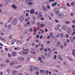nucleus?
Returning a JSON list of instances; mask_svg holds the SVG:
<instances>
[{
  "instance_id": "f257e3e1",
  "label": "nucleus",
  "mask_w": 75,
  "mask_h": 75,
  "mask_svg": "<svg viewBox=\"0 0 75 75\" xmlns=\"http://www.w3.org/2000/svg\"><path fill=\"white\" fill-rule=\"evenodd\" d=\"M42 13L41 12H39V13H38V16H37V18L38 19H39L40 18H41V17H42V15L41 14Z\"/></svg>"
},
{
  "instance_id": "f03ea898",
  "label": "nucleus",
  "mask_w": 75,
  "mask_h": 75,
  "mask_svg": "<svg viewBox=\"0 0 75 75\" xmlns=\"http://www.w3.org/2000/svg\"><path fill=\"white\" fill-rule=\"evenodd\" d=\"M11 23L13 25H16V24H17V19H14L11 22Z\"/></svg>"
},
{
  "instance_id": "7ed1b4c3",
  "label": "nucleus",
  "mask_w": 75,
  "mask_h": 75,
  "mask_svg": "<svg viewBox=\"0 0 75 75\" xmlns=\"http://www.w3.org/2000/svg\"><path fill=\"white\" fill-rule=\"evenodd\" d=\"M30 68L31 69H32L33 70H35V71H37L38 70V68L34 66H32L30 67Z\"/></svg>"
},
{
  "instance_id": "20e7f679",
  "label": "nucleus",
  "mask_w": 75,
  "mask_h": 75,
  "mask_svg": "<svg viewBox=\"0 0 75 75\" xmlns=\"http://www.w3.org/2000/svg\"><path fill=\"white\" fill-rule=\"evenodd\" d=\"M24 20V16L22 15L20 18V20L21 21H23Z\"/></svg>"
},
{
  "instance_id": "39448f33",
  "label": "nucleus",
  "mask_w": 75,
  "mask_h": 75,
  "mask_svg": "<svg viewBox=\"0 0 75 75\" xmlns=\"http://www.w3.org/2000/svg\"><path fill=\"white\" fill-rule=\"evenodd\" d=\"M18 59L20 61H24V58L21 57H18Z\"/></svg>"
},
{
  "instance_id": "423d86ee",
  "label": "nucleus",
  "mask_w": 75,
  "mask_h": 75,
  "mask_svg": "<svg viewBox=\"0 0 75 75\" xmlns=\"http://www.w3.org/2000/svg\"><path fill=\"white\" fill-rule=\"evenodd\" d=\"M58 17L59 18H62V17H63V14L59 13L58 15Z\"/></svg>"
},
{
  "instance_id": "0eeeda50",
  "label": "nucleus",
  "mask_w": 75,
  "mask_h": 75,
  "mask_svg": "<svg viewBox=\"0 0 75 75\" xmlns=\"http://www.w3.org/2000/svg\"><path fill=\"white\" fill-rule=\"evenodd\" d=\"M67 33L68 34H70L71 33V28H69L67 30Z\"/></svg>"
},
{
  "instance_id": "6e6552de",
  "label": "nucleus",
  "mask_w": 75,
  "mask_h": 75,
  "mask_svg": "<svg viewBox=\"0 0 75 75\" xmlns=\"http://www.w3.org/2000/svg\"><path fill=\"white\" fill-rule=\"evenodd\" d=\"M21 40H17L16 42V44L17 45H20V44H21Z\"/></svg>"
},
{
  "instance_id": "1a4fd4ad",
  "label": "nucleus",
  "mask_w": 75,
  "mask_h": 75,
  "mask_svg": "<svg viewBox=\"0 0 75 75\" xmlns=\"http://www.w3.org/2000/svg\"><path fill=\"white\" fill-rule=\"evenodd\" d=\"M62 28L64 30H67V26L66 25H64L62 27Z\"/></svg>"
},
{
  "instance_id": "9d476101",
  "label": "nucleus",
  "mask_w": 75,
  "mask_h": 75,
  "mask_svg": "<svg viewBox=\"0 0 75 75\" xmlns=\"http://www.w3.org/2000/svg\"><path fill=\"white\" fill-rule=\"evenodd\" d=\"M12 55L13 56V57H16V55H17V53L16 52H13L12 53Z\"/></svg>"
},
{
  "instance_id": "9b49d317",
  "label": "nucleus",
  "mask_w": 75,
  "mask_h": 75,
  "mask_svg": "<svg viewBox=\"0 0 75 75\" xmlns=\"http://www.w3.org/2000/svg\"><path fill=\"white\" fill-rule=\"evenodd\" d=\"M69 40L71 42H74V39H73V38L72 37H70L69 38Z\"/></svg>"
},
{
  "instance_id": "f8f14e48",
  "label": "nucleus",
  "mask_w": 75,
  "mask_h": 75,
  "mask_svg": "<svg viewBox=\"0 0 75 75\" xmlns=\"http://www.w3.org/2000/svg\"><path fill=\"white\" fill-rule=\"evenodd\" d=\"M58 58L59 60H60V61H62V56H61V55H59L58 56Z\"/></svg>"
},
{
  "instance_id": "ddd939ff",
  "label": "nucleus",
  "mask_w": 75,
  "mask_h": 75,
  "mask_svg": "<svg viewBox=\"0 0 75 75\" xmlns=\"http://www.w3.org/2000/svg\"><path fill=\"white\" fill-rule=\"evenodd\" d=\"M12 7L13 9H17V7L15 5V4H13L12 5Z\"/></svg>"
},
{
  "instance_id": "4468645a",
  "label": "nucleus",
  "mask_w": 75,
  "mask_h": 75,
  "mask_svg": "<svg viewBox=\"0 0 75 75\" xmlns=\"http://www.w3.org/2000/svg\"><path fill=\"white\" fill-rule=\"evenodd\" d=\"M30 13L31 14H34V13H35V11H34V9H33L30 10Z\"/></svg>"
},
{
  "instance_id": "2eb2a0df",
  "label": "nucleus",
  "mask_w": 75,
  "mask_h": 75,
  "mask_svg": "<svg viewBox=\"0 0 75 75\" xmlns=\"http://www.w3.org/2000/svg\"><path fill=\"white\" fill-rule=\"evenodd\" d=\"M17 71L15 70H13V75H15L16 74V73H17Z\"/></svg>"
},
{
  "instance_id": "dca6fc26",
  "label": "nucleus",
  "mask_w": 75,
  "mask_h": 75,
  "mask_svg": "<svg viewBox=\"0 0 75 75\" xmlns=\"http://www.w3.org/2000/svg\"><path fill=\"white\" fill-rule=\"evenodd\" d=\"M8 55L9 58H11V57H13L11 54H10V53H8Z\"/></svg>"
},
{
  "instance_id": "f3484780",
  "label": "nucleus",
  "mask_w": 75,
  "mask_h": 75,
  "mask_svg": "<svg viewBox=\"0 0 75 75\" xmlns=\"http://www.w3.org/2000/svg\"><path fill=\"white\" fill-rule=\"evenodd\" d=\"M21 67H22V66L21 65H19L16 67V69H18V68H21Z\"/></svg>"
},
{
  "instance_id": "a211bd4d",
  "label": "nucleus",
  "mask_w": 75,
  "mask_h": 75,
  "mask_svg": "<svg viewBox=\"0 0 75 75\" xmlns=\"http://www.w3.org/2000/svg\"><path fill=\"white\" fill-rule=\"evenodd\" d=\"M14 50H20V48L19 47H15L14 48Z\"/></svg>"
},
{
  "instance_id": "6ab92c4d",
  "label": "nucleus",
  "mask_w": 75,
  "mask_h": 75,
  "mask_svg": "<svg viewBox=\"0 0 75 75\" xmlns=\"http://www.w3.org/2000/svg\"><path fill=\"white\" fill-rule=\"evenodd\" d=\"M42 8L43 9V10H44V11L47 10V7H46L45 6H43Z\"/></svg>"
},
{
  "instance_id": "aec40b11",
  "label": "nucleus",
  "mask_w": 75,
  "mask_h": 75,
  "mask_svg": "<svg viewBox=\"0 0 75 75\" xmlns=\"http://www.w3.org/2000/svg\"><path fill=\"white\" fill-rule=\"evenodd\" d=\"M47 49L49 52H50V53H52L51 51L52 50H51V49H50V48L49 47H47Z\"/></svg>"
},
{
  "instance_id": "412c9836",
  "label": "nucleus",
  "mask_w": 75,
  "mask_h": 75,
  "mask_svg": "<svg viewBox=\"0 0 75 75\" xmlns=\"http://www.w3.org/2000/svg\"><path fill=\"white\" fill-rule=\"evenodd\" d=\"M16 39L13 40L11 41V44H14V43H15V42H16Z\"/></svg>"
},
{
  "instance_id": "4be33fe9",
  "label": "nucleus",
  "mask_w": 75,
  "mask_h": 75,
  "mask_svg": "<svg viewBox=\"0 0 75 75\" xmlns=\"http://www.w3.org/2000/svg\"><path fill=\"white\" fill-rule=\"evenodd\" d=\"M31 0H26V3H30V2H31Z\"/></svg>"
},
{
  "instance_id": "5701e85b",
  "label": "nucleus",
  "mask_w": 75,
  "mask_h": 75,
  "mask_svg": "<svg viewBox=\"0 0 75 75\" xmlns=\"http://www.w3.org/2000/svg\"><path fill=\"white\" fill-rule=\"evenodd\" d=\"M50 16H51V17H53L54 16V13H53L52 12H51L50 13Z\"/></svg>"
},
{
  "instance_id": "b1692460",
  "label": "nucleus",
  "mask_w": 75,
  "mask_h": 75,
  "mask_svg": "<svg viewBox=\"0 0 75 75\" xmlns=\"http://www.w3.org/2000/svg\"><path fill=\"white\" fill-rule=\"evenodd\" d=\"M22 53L23 54H28V52H25L24 51H22Z\"/></svg>"
},
{
  "instance_id": "393cba45",
  "label": "nucleus",
  "mask_w": 75,
  "mask_h": 75,
  "mask_svg": "<svg viewBox=\"0 0 75 75\" xmlns=\"http://www.w3.org/2000/svg\"><path fill=\"white\" fill-rule=\"evenodd\" d=\"M0 38L1 40H3L4 41H6V39H5L4 38H3L2 37H0Z\"/></svg>"
},
{
  "instance_id": "a878e982",
  "label": "nucleus",
  "mask_w": 75,
  "mask_h": 75,
  "mask_svg": "<svg viewBox=\"0 0 75 75\" xmlns=\"http://www.w3.org/2000/svg\"><path fill=\"white\" fill-rule=\"evenodd\" d=\"M45 25L44 24H41L40 25V27H41V28H42V27H44Z\"/></svg>"
},
{
  "instance_id": "bb28decb",
  "label": "nucleus",
  "mask_w": 75,
  "mask_h": 75,
  "mask_svg": "<svg viewBox=\"0 0 75 75\" xmlns=\"http://www.w3.org/2000/svg\"><path fill=\"white\" fill-rule=\"evenodd\" d=\"M11 24H9L8 25V29H11Z\"/></svg>"
},
{
  "instance_id": "cd10ccee",
  "label": "nucleus",
  "mask_w": 75,
  "mask_h": 75,
  "mask_svg": "<svg viewBox=\"0 0 75 75\" xmlns=\"http://www.w3.org/2000/svg\"><path fill=\"white\" fill-rule=\"evenodd\" d=\"M31 23L32 24H35V21H33V20H32L31 21Z\"/></svg>"
},
{
  "instance_id": "c85d7f7f",
  "label": "nucleus",
  "mask_w": 75,
  "mask_h": 75,
  "mask_svg": "<svg viewBox=\"0 0 75 75\" xmlns=\"http://www.w3.org/2000/svg\"><path fill=\"white\" fill-rule=\"evenodd\" d=\"M45 71L44 70H40V73H45Z\"/></svg>"
},
{
  "instance_id": "c756f323",
  "label": "nucleus",
  "mask_w": 75,
  "mask_h": 75,
  "mask_svg": "<svg viewBox=\"0 0 75 75\" xmlns=\"http://www.w3.org/2000/svg\"><path fill=\"white\" fill-rule=\"evenodd\" d=\"M57 45L58 47H59L60 45V44H61V42H58L57 43Z\"/></svg>"
},
{
  "instance_id": "7c9ffc66",
  "label": "nucleus",
  "mask_w": 75,
  "mask_h": 75,
  "mask_svg": "<svg viewBox=\"0 0 75 75\" xmlns=\"http://www.w3.org/2000/svg\"><path fill=\"white\" fill-rule=\"evenodd\" d=\"M55 29L56 30H57V31H58L59 30V27H58V26H57L55 28Z\"/></svg>"
},
{
  "instance_id": "2f4dec72",
  "label": "nucleus",
  "mask_w": 75,
  "mask_h": 75,
  "mask_svg": "<svg viewBox=\"0 0 75 75\" xmlns=\"http://www.w3.org/2000/svg\"><path fill=\"white\" fill-rule=\"evenodd\" d=\"M30 53L31 54H34V55H35V52H33V51H31L30 52Z\"/></svg>"
},
{
  "instance_id": "473e14b6",
  "label": "nucleus",
  "mask_w": 75,
  "mask_h": 75,
  "mask_svg": "<svg viewBox=\"0 0 75 75\" xmlns=\"http://www.w3.org/2000/svg\"><path fill=\"white\" fill-rule=\"evenodd\" d=\"M27 24H28V25L29 26L30 25V21L27 22Z\"/></svg>"
},
{
  "instance_id": "72a5a7b5",
  "label": "nucleus",
  "mask_w": 75,
  "mask_h": 75,
  "mask_svg": "<svg viewBox=\"0 0 75 75\" xmlns=\"http://www.w3.org/2000/svg\"><path fill=\"white\" fill-rule=\"evenodd\" d=\"M6 62H7V63H8V62H10V60L7 59L6 60Z\"/></svg>"
},
{
  "instance_id": "f704fd0d",
  "label": "nucleus",
  "mask_w": 75,
  "mask_h": 75,
  "mask_svg": "<svg viewBox=\"0 0 75 75\" xmlns=\"http://www.w3.org/2000/svg\"><path fill=\"white\" fill-rule=\"evenodd\" d=\"M39 37H40V35L39 34H38L36 36V38H39Z\"/></svg>"
},
{
  "instance_id": "c9c22d12",
  "label": "nucleus",
  "mask_w": 75,
  "mask_h": 75,
  "mask_svg": "<svg viewBox=\"0 0 75 75\" xmlns=\"http://www.w3.org/2000/svg\"><path fill=\"white\" fill-rule=\"evenodd\" d=\"M60 38H62L63 37V33H61L60 35Z\"/></svg>"
},
{
  "instance_id": "e433bc0d",
  "label": "nucleus",
  "mask_w": 75,
  "mask_h": 75,
  "mask_svg": "<svg viewBox=\"0 0 75 75\" xmlns=\"http://www.w3.org/2000/svg\"><path fill=\"white\" fill-rule=\"evenodd\" d=\"M54 11H58V9L57 8H56L53 10Z\"/></svg>"
},
{
  "instance_id": "4c0bfd02",
  "label": "nucleus",
  "mask_w": 75,
  "mask_h": 75,
  "mask_svg": "<svg viewBox=\"0 0 75 75\" xmlns=\"http://www.w3.org/2000/svg\"><path fill=\"white\" fill-rule=\"evenodd\" d=\"M14 62H11L10 63V65H13L14 64Z\"/></svg>"
},
{
  "instance_id": "58836bf2",
  "label": "nucleus",
  "mask_w": 75,
  "mask_h": 75,
  "mask_svg": "<svg viewBox=\"0 0 75 75\" xmlns=\"http://www.w3.org/2000/svg\"><path fill=\"white\" fill-rule=\"evenodd\" d=\"M59 13V11H57L56 12V14H58Z\"/></svg>"
},
{
  "instance_id": "ea45409f",
  "label": "nucleus",
  "mask_w": 75,
  "mask_h": 75,
  "mask_svg": "<svg viewBox=\"0 0 75 75\" xmlns=\"http://www.w3.org/2000/svg\"><path fill=\"white\" fill-rule=\"evenodd\" d=\"M29 31L30 32H32L33 31V29L32 28H30L29 29Z\"/></svg>"
},
{
  "instance_id": "a19ab883",
  "label": "nucleus",
  "mask_w": 75,
  "mask_h": 75,
  "mask_svg": "<svg viewBox=\"0 0 75 75\" xmlns=\"http://www.w3.org/2000/svg\"><path fill=\"white\" fill-rule=\"evenodd\" d=\"M62 8H64V9H66V7H65V5L63 6L62 7Z\"/></svg>"
},
{
  "instance_id": "79ce46f5",
  "label": "nucleus",
  "mask_w": 75,
  "mask_h": 75,
  "mask_svg": "<svg viewBox=\"0 0 75 75\" xmlns=\"http://www.w3.org/2000/svg\"><path fill=\"white\" fill-rule=\"evenodd\" d=\"M28 3L29 5H32L33 4V2H31V3L29 2V3Z\"/></svg>"
},
{
  "instance_id": "37998d69",
  "label": "nucleus",
  "mask_w": 75,
  "mask_h": 75,
  "mask_svg": "<svg viewBox=\"0 0 75 75\" xmlns=\"http://www.w3.org/2000/svg\"><path fill=\"white\" fill-rule=\"evenodd\" d=\"M38 59L39 60V61H41V60H42V59H41V57H38Z\"/></svg>"
},
{
  "instance_id": "c03bdc74",
  "label": "nucleus",
  "mask_w": 75,
  "mask_h": 75,
  "mask_svg": "<svg viewBox=\"0 0 75 75\" xmlns=\"http://www.w3.org/2000/svg\"><path fill=\"white\" fill-rule=\"evenodd\" d=\"M35 74L36 75H39V72L38 71H37L35 72Z\"/></svg>"
},
{
  "instance_id": "a18cd8bd",
  "label": "nucleus",
  "mask_w": 75,
  "mask_h": 75,
  "mask_svg": "<svg viewBox=\"0 0 75 75\" xmlns=\"http://www.w3.org/2000/svg\"><path fill=\"white\" fill-rule=\"evenodd\" d=\"M66 38H68V37H69V35H68V34H66Z\"/></svg>"
},
{
  "instance_id": "49530a36",
  "label": "nucleus",
  "mask_w": 75,
  "mask_h": 75,
  "mask_svg": "<svg viewBox=\"0 0 75 75\" xmlns=\"http://www.w3.org/2000/svg\"><path fill=\"white\" fill-rule=\"evenodd\" d=\"M67 44V42H65L64 43V46H66Z\"/></svg>"
},
{
  "instance_id": "de8ad7c7",
  "label": "nucleus",
  "mask_w": 75,
  "mask_h": 75,
  "mask_svg": "<svg viewBox=\"0 0 75 75\" xmlns=\"http://www.w3.org/2000/svg\"><path fill=\"white\" fill-rule=\"evenodd\" d=\"M65 23H66V24H70V22L69 21H66Z\"/></svg>"
},
{
  "instance_id": "09e8293b",
  "label": "nucleus",
  "mask_w": 75,
  "mask_h": 75,
  "mask_svg": "<svg viewBox=\"0 0 75 75\" xmlns=\"http://www.w3.org/2000/svg\"><path fill=\"white\" fill-rule=\"evenodd\" d=\"M56 37L57 38H59V34H58L56 36Z\"/></svg>"
},
{
  "instance_id": "8fccbe9b",
  "label": "nucleus",
  "mask_w": 75,
  "mask_h": 75,
  "mask_svg": "<svg viewBox=\"0 0 75 75\" xmlns=\"http://www.w3.org/2000/svg\"><path fill=\"white\" fill-rule=\"evenodd\" d=\"M43 38V35H41L40 37V39H42Z\"/></svg>"
},
{
  "instance_id": "3c124183",
  "label": "nucleus",
  "mask_w": 75,
  "mask_h": 75,
  "mask_svg": "<svg viewBox=\"0 0 75 75\" xmlns=\"http://www.w3.org/2000/svg\"><path fill=\"white\" fill-rule=\"evenodd\" d=\"M67 6H68V7H70V4H69V3H67Z\"/></svg>"
},
{
  "instance_id": "603ef678",
  "label": "nucleus",
  "mask_w": 75,
  "mask_h": 75,
  "mask_svg": "<svg viewBox=\"0 0 75 75\" xmlns=\"http://www.w3.org/2000/svg\"><path fill=\"white\" fill-rule=\"evenodd\" d=\"M57 58V55H54V59H55Z\"/></svg>"
},
{
  "instance_id": "864d4df0",
  "label": "nucleus",
  "mask_w": 75,
  "mask_h": 75,
  "mask_svg": "<svg viewBox=\"0 0 75 75\" xmlns=\"http://www.w3.org/2000/svg\"><path fill=\"white\" fill-rule=\"evenodd\" d=\"M7 26H8V25H7L5 24L4 25V27L5 28H7Z\"/></svg>"
},
{
  "instance_id": "5fc2aeb1",
  "label": "nucleus",
  "mask_w": 75,
  "mask_h": 75,
  "mask_svg": "<svg viewBox=\"0 0 75 75\" xmlns=\"http://www.w3.org/2000/svg\"><path fill=\"white\" fill-rule=\"evenodd\" d=\"M47 8H48V9H50V6L49 5H47Z\"/></svg>"
},
{
  "instance_id": "6e6d98bb",
  "label": "nucleus",
  "mask_w": 75,
  "mask_h": 75,
  "mask_svg": "<svg viewBox=\"0 0 75 75\" xmlns=\"http://www.w3.org/2000/svg\"><path fill=\"white\" fill-rule=\"evenodd\" d=\"M50 35H51V37H53V34H52V33H50Z\"/></svg>"
},
{
  "instance_id": "4d7b16f0",
  "label": "nucleus",
  "mask_w": 75,
  "mask_h": 75,
  "mask_svg": "<svg viewBox=\"0 0 75 75\" xmlns=\"http://www.w3.org/2000/svg\"><path fill=\"white\" fill-rule=\"evenodd\" d=\"M3 72H0V75H3Z\"/></svg>"
},
{
  "instance_id": "13d9d810",
  "label": "nucleus",
  "mask_w": 75,
  "mask_h": 75,
  "mask_svg": "<svg viewBox=\"0 0 75 75\" xmlns=\"http://www.w3.org/2000/svg\"><path fill=\"white\" fill-rule=\"evenodd\" d=\"M41 43L40 42H39L38 44V46H39V47H40L41 46Z\"/></svg>"
},
{
  "instance_id": "bf43d9fd",
  "label": "nucleus",
  "mask_w": 75,
  "mask_h": 75,
  "mask_svg": "<svg viewBox=\"0 0 75 75\" xmlns=\"http://www.w3.org/2000/svg\"><path fill=\"white\" fill-rule=\"evenodd\" d=\"M43 49V47H41L40 49V51H42V50Z\"/></svg>"
},
{
  "instance_id": "052dcab7",
  "label": "nucleus",
  "mask_w": 75,
  "mask_h": 75,
  "mask_svg": "<svg viewBox=\"0 0 75 75\" xmlns=\"http://www.w3.org/2000/svg\"><path fill=\"white\" fill-rule=\"evenodd\" d=\"M74 2H72L71 3V5L72 6H74Z\"/></svg>"
},
{
  "instance_id": "680f3d73",
  "label": "nucleus",
  "mask_w": 75,
  "mask_h": 75,
  "mask_svg": "<svg viewBox=\"0 0 75 75\" xmlns=\"http://www.w3.org/2000/svg\"><path fill=\"white\" fill-rule=\"evenodd\" d=\"M12 37H13V36L12 35H10L9 38H12Z\"/></svg>"
},
{
  "instance_id": "e2e57ef3",
  "label": "nucleus",
  "mask_w": 75,
  "mask_h": 75,
  "mask_svg": "<svg viewBox=\"0 0 75 75\" xmlns=\"http://www.w3.org/2000/svg\"><path fill=\"white\" fill-rule=\"evenodd\" d=\"M41 57L43 59H45V57H44L43 55H42Z\"/></svg>"
},
{
  "instance_id": "0e129e2a",
  "label": "nucleus",
  "mask_w": 75,
  "mask_h": 75,
  "mask_svg": "<svg viewBox=\"0 0 75 75\" xmlns=\"http://www.w3.org/2000/svg\"><path fill=\"white\" fill-rule=\"evenodd\" d=\"M47 72H48L49 74H51V72L50 71H49L47 70Z\"/></svg>"
},
{
  "instance_id": "69168bd1",
  "label": "nucleus",
  "mask_w": 75,
  "mask_h": 75,
  "mask_svg": "<svg viewBox=\"0 0 75 75\" xmlns=\"http://www.w3.org/2000/svg\"><path fill=\"white\" fill-rule=\"evenodd\" d=\"M25 15H26V16L27 17V16H28V13H26Z\"/></svg>"
},
{
  "instance_id": "338daca9",
  "label": "nucleus",
  "mask_w": 75,
  "mask_h": 75,
  "mask_svg": "<svg viewBox=\"0 0 75 75\" xmlns=\"http://www.w3.org/2000/svg\"><path fill=\"white\" fill-rule=\"evenodd\" d=\"M72 28H75V25H72Z\"/></svg>"
},
{
  "instance_id": "774afa93",
  "label": "nucleus",
  "mask_w": 75,
  "mask_h": 75,
  "mask_svg": "<svg viewBox=\"0 0 75 75\" xmlns=\"http://www.w3.org/2000/svg\"><path fill=\"white\" fill-rule=\"evenodd\" d=\"M73 75H75V71H73L72 72Z\"/></svg>"
}]
</instances>
